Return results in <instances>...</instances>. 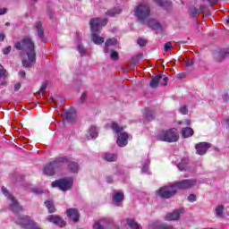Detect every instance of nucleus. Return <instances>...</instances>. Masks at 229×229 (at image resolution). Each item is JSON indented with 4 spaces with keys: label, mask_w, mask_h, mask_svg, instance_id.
<instances>
[{
    "label": "nucleus",
    "mask_w": 229,
    "mask_h": 229,
    "mask_svg": "<svg viewBox=\"0 0 229 229\" xmlns=\"http://www.w3.org/2000/svg\"><path fill=\"white\" fill-rule=\"evenodd\" d=\"M17 51H25L27 58L21 60L22 66L26 69L33 67L37 64V51H35V42L30 37H24L21 41L14 44Z\"/></svg>",
    "instance_id": "f257e3e1"
},
{
    "label": "nucleus",
    "mask_w": 229,
    "mask_h": 229,
    "mask_svg": "<svg viewBox=\"0 0 229 229\" xmlns=\"http://www.w3.org/2000/svg\"><path fill=\"white\" fill-rule=\"evenodd\" d=\"M106 22H108V20L99 18H93L89 21V26L92 32L91 40L94 44H97V46L105 43V38L99 37V33H101V28L106 26Z\"/></svg>",
    "instance_id": "f03ea898"
},
{
    "label": "nucleus",
    "mask_w": 229,
    "mask_h": 229,
    "mask_svg": "<svg viewBox=\"0 0 229 229\" xmlns=\"http://www.w3.org/2000/svg\"><path fill=\"white\" fill-rule=\"evenodd\" d=\"M67 161V157H60L55 158L54 161L47 163L43 168V173L47 176H55L56 171H61L64 167V164Z\"/></svg>",
    "instance_id": "7ed1b4c3"
},
{
    "label": "nucleus",
    "mask_w": 229,
    "mask_h": 229,
    "mask_svg": "<svg viewBox=\"0 0 229 229\" xmlns=\"http://www.w3.org/2000/svg\"><path fill=\"white\" fill-rule=\"evenodd\" d=\"M180 139L178 136V131L176 128H171L166 131H162L157 135V140H161V142H177Z\"/></svg>",
    "instance_id": "20e7f679"
},
{
    "label": "nucleus",
    "mask_w": 229,
    "mask_h": 229,
    "mask_svg": "<svg viewBox=\"0 0 229 229\" xmlns=\"http://www.w3.org/2000/svg\"><path fill=\"white\" fill-rule=\"evenodd\" d=\"M134 15L135 17H137L138 21H140L141 22H146V21H148V19H149L151 15V9L148 4H140L135 8Z\"/></svg>",
    "instance_id": "39448f33"
},
{
    "label": "nucleus",
    "mask_w": 229,
    "mask_h": 229,
    "mask_svg": "<svg viewBox=\"0 0 229 229\" xmlns=\"http://www.w3.org/2000/svg\"><path fill=\"white\" fill-rule=\"evenodd\" d=\"M111 128L118 135L116 143L119 146V148H124V146H127L128 145V133H126V132H122L121 133V131H123V130H124V127L119 126L117 124V123L113 122L112 125H111Z\"/></svg>",
    "instance_id": "423d86ee"
},
{
    "label": "nucleus",
    "mask_w": 229,
    "mask_h": 229,
    "mask_svg": "<svg viewBox=\"0 0 229 229\" xmlns=\"http://www.w3.org/2000/svg\"><path fill=\"white\" fill-rule=\"evenodd\" d=\"M178 191H176V188L174 184L170 186H164L159 188L156 194L158 196V198H162L163 199H170V198H174V196H176V193Z\"/></svg>",
    "instance_id": "0eeeda50"
},
{
    "label": "nucleus",
    "mask_w": 229,
    "mask_h": 229,
    "mask_svg": "<svg viewBox=\"0 0 229 229\" xmlns=\"http://www.w3.org/2000/svg\"><path fill=\"white\" fill-rule=\"evenodd\" d=\"M72 178L66 177L52 182L51 185L52 187H56L57 189H59V191H63L64 192H65L67 191H71V189L72 188Z\"/></svg>",
    "instance_id": "6e6552de"
},
{
    "label": "nucleus",
    "mask_w": 229,
    "mask_h": 229,
    "mask_svg": "<svg viewBox=\"0 0 229 229\" xmlns=\"http://www.w3.org/2000/svg\"><path fill=\"white\" fill-rule=\"evenodd\" d=\"M196 179H186L179 182H175L174 183V187H175V191H187L189 189H192L196 185Z\"/></svg>",
    "instance_id": "1a4fd4ad"
},
{
    "label": "nucleus",
    "mask_w": 229,
    "mask_h": 229,
    "mask_svg": "<svg viewBox=\"0 0 229 229\" xmlns=\"http://www.w3.org/2000/svg\"><path fill=\"white\" fill-rule=\"evenodd\" d=\"M2 192L4 196H6V198H8V199L12 201L10 205V208L12 212H14V214H17L19 210H22V208L19 206V202L17 201V199H15V197L12 196V194H10V191H8V190L4 188V186L2 187Z\"/></svg>",
    "instance_id": "9d476101"
},
{
    "label": "nucleus",
    "mask_w": 229,
    "mask_h": 229,
    "mask_svg": "<svg viewBox=\"0 0 229 229\" xmlns=\"http://www.w3.org/2000/svg\"><path fill=\"white\" fill-rule=\"evenodd\" d=\"M210 148H212V144L208 142H199L195 145L196 153L200 156L206 155Z\"/></svg>",
    "instance_id": "9b49d317"
},
{
    "label": "nucleus",
    "mask_w": 229,
    "mask_h": 229,
    "mask_svg": "<svg viewBox=\"0 0 229 229\" xmlns=\"http://www.w3.org/2000/svg\"><path fill=\"white\" fill-rule=\"evenodd\" d=\"M156 4L160 8H164L165 12H173L174 6L173 5V0H154Z\"/></svg>",
    "instance_id": "f8f14e48"
},
{
    "label": "nucleus",
    "mask_w": 229,
    "mask_h": 229,
    "mask_svg": "<svg viewBox=\"0 0 229 229\" xmlns=\"http://www.w3.org/2000/svg\"><path fill=\"white\" fill-rule=\"evenodd\" d=\"M185 212V208H181L172 213H167L165 216V221H178L180 219V216Z\"/></svg>",
    "instance_id": "ddd939ff"
},
{
    "label": "nucleus",
    "mask_w": 229,
    "mask_h": 229,
    "mask_svg": "<svg viewBox=\"0 0 229 229\" xmlns=\"http://www.w3.org/2000/svg\"><path fill=\"white\" fill-rule=\"evenodd\" d=\"M66 216L69 219H72L73 223H78L80 221V211L78 208H71L66 210Z\"/></svg>",
    "instance_id": "4468645a"
},
{
    "label": "nucleus",
    "mask_w": 229,
    "mask_h": 229,
    "mask_svg": "<svg viewBox=\"0 0 229 229\" xmlns=\"http://www.w3.org/2000/svg\"><path fill=\"white\" fill-rule=\"evenodd\" d=\"M47 221L49 223H53L54 225H57V226H60L61 228L65 225V221H64L63 218L58 215L48 216Z\"/></svg>",
    "instance_id": "2eb2a0df"
},
{
    "label": "nucleus",
    "mask_w": 229,
    "mask_h": 229,
    "mask_svg": "<svg viewBox=\"0 0 229 229\" xmlns=\"http://www.w3.org/2000/svg\"><path fill=\"white\" fill-rule=\"evenodd\" d=\"M123 201H124V193L121 191L114 192L113 195V203L116 207H122Z\"/></svg>",
    "instance_id": "dca6fc26"
},
{
    "label": "nucleus",
    "mask_w": 229,
    "mask_h": 229,
    "mask_svg": "<svg viewBox=\"0 0 229 229\" xmlns=\"http://www.w3.org/2000/svg\"><path fill=\"white\" fill-rule=\"evenodd\" d=\"M229 55V49H221L215 54V62H223Z\"/></svg>",
    "instance_id": "f3484780"
},
{
    "label": "nucleus",
    "mask_w": 229,
    "mask_h": 229,
    "mask_svg": "<svg viewBox=\"0 0 229 229\" xmlns=\"http://www.w3.org/2000/svg\"><path fill=\"white\" fill-rule=\"evenodd\" d=\"M76 111H74V109H71L65 114V120L71 124H72V123H76Z\"/></svg>",
    "instance_id": "a211bd4d"
},
{
    "label": "nucleus",
    "mask_w": 229,
    "mask_h": 229,
    "mask_svg": "<svg viewBox=\"0 0 229 229\" xmlns=\"http://www.w3.org/2000/svg\"><path fill=\"white\" fill-rule=\"evenodd\" d=\"M68 162H64V164L68 165V169L71 173H78L80 171V165L77 162L71 161L67 158Z\"/></svg>",
    "instance_id": "6ab92c4d"
},
{
    "label": "nucleus",
    "mask_w": 229,
    "mask_h": 229,
    "mask_svg": "<svg viewBox=\"0 0 229 229\" xmlns=\"http://www.w3.org/2000/svg\"><path fill=\"white\" fill-rule=\"evenodd\" d=\"M86 137L88 140H90V139H97L98 137V129L96 126L91 125L89 129L88 130V133L86 134Z\"/></svg>",
    "instance_id": "aec40b11"
},
{
    "label": "nucleus",
    "mask_w": 229,
    "mask_h": 229,
    "mask_svg": "<svg viewBox=\"0 0 229 229\" xmlns=\"http://www.w3.org/2000/svg\"><path fill=\"white\" fill-rule=\"evenodd\" d=\"M36 31H38V37L40 40H44V27H42V21H37L35 23Z\"/></svg>",
    "instance_id": "412c9836"
},
{
    "label": "nucleus",
    "mask_w": 229,
    "mask_h": 229,
    "mask_svg": "<svg viewBox=\"0 0 229 229\" xmlns=\"http://www.w3.org/2000/svg\"><path fill=\"white\" fill-rule=\"evenodd\" d=\"M8 77V72L3 65L0 64V85H6V78Z\"/></svg>",
    "instance_id": "4be33fe9"
},
{
    "label": "nucleus",
    "mask_w": 229,
    "mask_h": 229,
    "mask_svg": "<svg viewBox=\"0 0 229 229\" xmlns=\"http://www.w3.org/2000/svg\"><path fill=\"white\" fill-rule=\"evenodd\" d=\"M106 226H108V221L106 219L103 218V219L97 221L94 224L93 228L94 229H105V228H106Z\"/></svg>",
    "instance_id": "5701e85b"
},
{
    "label": "nucleus",
    "mask_w": 229,
    "mask_h": 229,
    "mask_svg": "<svg viewBox=\"0 0 229 229\" xmlns=\"http://www.w3.org/2000/svg\"><path fill=\"white\" fill-rule=\"evenodd\" d=\"M125 221L131 229H142L140 225H139V223H137L135 219L126 218Z\"/></svg>",
    "instance_id": "b1692460"
},
{
    "label": "nucleus",
    "mask_w": 229,
    "mask_h": 229,
    "mask_svg": "<svg viewBox=\"0 0 229 229\" xmlns=\"http://www.w3.org/2000/svg\"><path fill=\"white\" fill-rule=\"evenodd\" d=\"M160 80H162V74H157L150 81V87L151 89H157L158 87V83H160Z\"/></svg>",
    "instance_id": "393cba45"
},
{
    "label": "nucleus",
    "mask_w": 229,
    "mask_h": 229,
    "mask_svg": "<svg viewBox=\"0 0 229 229\" xmlns=\"http://www.w3.org/2000/svg\"><path fill=\"white\" fill-rule=\"evenodd\" d=\"M182 135L184 139H189L194 135V130L191 127H185L182 130Z\"/></svg>",
    "instance_id": "a878e982"
},
{
    "label": "nucleus",
    "mask_w": 229,
    "mask_h": 229,
    "mask_svg": "<svg viewBox=\"0 0 229 229\" xmlns=\"http://www.w3.org/2000/svg\"><path fill=\"white\" fill-rule=\"evenodd\" d=\"M44 205L47 207L48 214H55L56 212V208H55V202L53 200H47Z\"/></svg>",
    "instance_id": "bb28decb"
},
{
    "label": "nucleus",
    "mask_w": 229,
    "mask_h": 229,
    "mask_svg": "<svg viewBox=\"0 0 229 229\" xmlns=\"http://www.w3.org/2000/svg\"><path fill=\"white\" fill-rule=\"evenodd\" d=\"M147 23L148 28H151L152 30H160V22L155 19L148 20Z\"/></svg>",
    "instance_id": "cd10ccee"
},
{
    "label": "nucleus",
    "mask_w": 229,
    "mask_h": 229,
    "mask_svg": "<svg viewBox=\"0 0 229 229\" xmlns=\"http://www.w3.org/2000/svg\"><path fill=\"white\" fill-rule=\"evenodd\" d=\"M151 229H174L173 225H169L167 224H161V225H158V224H153L151 226H150Z\"/></svg>",
    "instance_id": "c85d7f7f"
},
{
    "label": "nucleus",
    "mask_w": 229,
    "mask_h": 229,
    "mask_svg": "<svg viewBox=\"0 0 229 229\" xmlns=\"http://www.w3.org/2000/svg\"><path fill=\"white\" fill-rule=\"evenodd\" d=\"M103 158L106 160V162H115V160H117V154L106 153L103 156Z\"/></svg>",
    "instance_id": "c756f323"
},
{
    "label": "nucleus",
    "mask_w": 229,
    "mask_h": 229,
    "mask_svg": "<svg viewBox=\"0 0 229 229\" xmlns=\"http://www.w3.org/2000/svg\"><path fill=\"white\" fill-rule=\"evenodd\" d=\"M189 164V159L183 158L181 163L177 165V167L180 171H187V165Z\"/></svg>",
    "instance_id": "7c9ffc66"
},
{
    "label": "nucleus",
    "mask_w": 229,
    "mask_h": 229,
    "mask_svg": "<svg viewBox=\"0 0 229 229\" xmlns=\"http://www.w3.org/2000/svg\"><path fill=\"white\" fill-rule=\"evenodd\" d=\"M119 13H121V9L114 8L107 11L106 15H108L109 17H115V15H119Z\"/></svg>",
    "instance_id": "2f4dec72"
},
{
    "label": "nucleus",
    "mask_w": 229,
    "mask_h": 229,
    "mask_svg": "<svg viewBox=\"0 0 229 229\" xmlns=\"http://www.w3.org/2000/svg\"><path fill=\"white\" fill-rule=\"evenodd\" d=\"M199 13V10L196 7H192L190 9V17H192V19H198Z\"/></svg>",
    "instance_id": "473e14b6"
},
{
    "label": "nucleus",
    "mask_w": 229,
    "mask_h": 229,
    "mask_svg": "<svg viewBox=\"0 0 229 229\" xmlns=\"http://www.w3.org/2000/svg\"><path fill=\"white\" fill-rule=\"evenodd\" d=\"M225 210V206L219 205L215 208L216 217H221L223 216V212Z\"/></svg>",
    "instance_id": "72a5a7b5"
},
{
    "label": "nucleus",
    "mask_w": 229,
    "mask_h": 229,
    "mask_svg": "<svg viewBox=\"0 0 229 229\" xmlns=\"http://www.w3.org/2000/svg\"><path fill=\"white\" fill-rule=\"evenodd\" d=\"M116 44L117 39H115V38L106 39V41L105 42V46H116Z\"/></svg>",
    "instance_id": "f704fd0d"
},
{
    "label": "nucleus",
    "mask_w": 229,
    "mask_h": 229,
    "mask_svg": "<svg viewBox=\"0 0 229 229\" xmlns=\"http://www.w3.org/2000/svg\"><path fill=\"white\" fill-rule=\"evenodd\" d=\"M145 115L146 119H148V121H153V119H155V112L153 111H147Z\"/></svg>",
    "instance_id": "c9c22d12"
},
{
    "label": "nucleus",
    "mask_w": 229,
    "mask_h": 229,
    "mask_svg": "<svg viewBox=\"0 0 229 229\" xmlns=\"http://www.w3.org/2000/svg\"><path fill=\"white\" fill-rule=\"evenodd\" d=\"M137 44L140 47H144L148 44V40L142 38H138Z\"/></svg>",
    "instance_id": "e433bc0d"
},
{
    "label": "nucleus",
    "mask_w": 229,
    "mask_h": 229,
    "mask_svg": "<svg viewBox=\"0 0 229 229\" xmlns=\"http://www.w3.org/2000/svg\"><path fill=\"white\" fill-rule=\"evenodd\" d=\"M179 112L182 114V115H187L189 114V109H187V106H181Z\"/></svg>",
    "instance_id": "4c0bfd02"
},
{
    "label": "nucleus",
    "mask_w": 229,
    "mask_h": 229,
    "mask_svg": "<svg viewBox=\"0 0 229 229\" xmlns=\"http://www.w3.org/2000/svg\"><path fill=\"white\" fill-rule=\"evenodd\" d=\"M171 49H173V43L166 42L165 44V52L167 53L168 51H171Z\"/></svg>",
    "instance_id": "58836bf2"
},
{
    "label": "nucleus",
    "mask_w": 229,
    "mask_h": 229,
    "mask_svg": "<svg viewBox=\"0 0 229 229\" xmlns=\"http://www.w3.org/2000/svg\"><path fill=\"white\" fill-rule=\"evenodd\" d=\"M111 60H119V53L113 51L111 53Z\"/></svg>",
    "instance_id": "ea45409f"
},
{
    "label": "nucleus",
    "mask_w": 229,
    "mask_h": 229,
    "mask_svg": "<svg viewBox=\"0 0 229 229\" xmlns=\"http://www.w3.org/2000/svg\"><path fill=\"white\" fill-rule=\"evenodd\" d=\"M12 52V46H8L7 47L3 49V55H10Z\"/></svg>",
    "instance_id": "a19ab883"
},
{
    "label": "nucleus",
    "mask_w": 229,
    "mask_h": 229,
    "mask_svg": "<svg viewBox=\"0 0 229 229\" xmlns=\"http://www.w3.org/2000/svg\"><path fill=\"white\" fill-rule=\"evenodd\" d=\"M188 201H190V203H194V201H196V195L194 194H190L188 196Z\"/></svg>",
    "instance_id": "79ce46f5"
},
{
    "label": "nucleus",
    "mask_w": 229,
    "mask_h": 229,
    "mask_svg": "<svg viewBox=\"0 0 229 229\" xmlns=\"http://www.w3.org/2000/svg\"><path fill=\"white\" fill-rule=\"evenodd\" d=\"M46 89H47V84H43V85L40 87L38 93H39V94H44V92H46Z\"/></svg>",
    "instance_id": "37998d69"
},
{
    "label": "nucleus",
    "mask_w": 229,
    "mask_h": 229,
    "mask_svg": "<svg viewBox=\"0 0 229 229\" xmlns=\"http://www.w3.org/2000/svg\"><path fill=\"white\" fill-rule=\"evenodd\" d=\"M106 183H114V177L111 175H108L106 177Z\"/></svg>",
    "instance_id": "c03bdc74"
},
{
    "label": "nucleus",
    "mask_w": 229,
    "mask_h": 229,
    "mask_svg": "<svg viewBox=\"0 0 229 229\" xmlns=\"http://www.w3.org/2000/svg\"><path fill=\"white\" fill-rule=\"evenodd\" d=\"M194 65V61L189 59L186 64H185V67H192Z\"/></svg>",
    "instance_id": "a18cd8bd"
},
{
    "label": "nucleus",
    "mask_w": 229,
    "mask_h": 229,
    "mask_svg": "<svg viewBox=\"0 0 229 229\" xmlns=\"http://www.w3.org/2000/svg\"><path fill=\"white\" fill-rule=\"evenodd\" d=\"M187 76V73L185 72H181L177 74V80H183Z\"/></svg>",
    "instance_id": "49530a36"
},
{
    "label": "nucleus",
    "mask_w": 229,
    "mask_h": 229,
    "mask_svg": "<svg viewBox=\"0 0 229 229\" xmlns=\"http://www.w3.org/2000/svg\"><path fill=\"white\" fill-rule=\"evenodd\" d=\"M21 82H18L14 85V92H19L21 90Z\"/></svg>",
    "instance_id": "de8ad7c7"
},
{
    "label": "nucleus",
    "mask_w": 229,
    "mask_h": 229,
    "mask_svg": "<svg viewBox=\"0 0 229 229\" xmlns=\"http://www.w3.org/2000/svg\"><path fill=\"white\" fill-rule=\"evenodd\" d=\"M206 10H207V5H200L199 12V13H204Z\"/></svg>",
    "instance_id": "09e8293b"
},
{
    "label": "nucleus",
    "mask_w": 229,
    "mask_h": 229,
    "mask_svg": "<svg viewBox=\"0 0 229 229\" xmlns=\"http://www.w3.org/2000/svg\"><path fill=\"white\" fill-rule=\"evenodd\" d=\"M78 51H79V53L83 54V53H85V47H83V46H81V45H79Z\"/></svg>",
    "instance_id": "8fccbe9b"
},
{
    "label": "nucleus",
    "mask_w": 229,
    "mask_h": 229,
    "mask_svg": "<svg viewBox=\"0 0 229 229\" xmlns=\"http://www.w3.org/2000/svg\"><path fill=\"white\" fill-rule=\"evenodd\" d=\"M167 81H169V78L164 77L163 81H161L160 83H161V85L165 86V85H167Z\"/></svg>",
    "instance_id": "3c124183"
},
{
    "label": "nucleus",
    "mask_w": 229,
    "mask_h": 229,
    "mask_svg": "<svg viewBox=\"0 0 229 229\" xmlns=\"http://www.w3.org/2000/svg\"><path fill=\"white\" fill-rule=\"evenodd\" d=\"M219 0H208V3L210 4V6H214V4H216Z\"/></svg>",
    "instance_id": "603ef678"
},
{
    "label": "nucleus",
    "mask_w": 229,
    "mask_h": 229,
    "mask_svg": "<svg viewBox=\"0 0 229 229\" xmlns=\"http://www.w3.org/2000/svg\"><path fill=\"white\" fill-rule=\"evenodd\" d=\"M81 99L82 103H85V99H87V93H82Z\"/></svg>",
    "instance_id": "864d4df0"
},
{
    "label": "nucleus",
    "mask_w": 229,
    "mask_h": 229,
    "mask_svg": "<svg viewBox=\"0 0 229 229\" xmlns=\"http://www.w3.org/2000/svg\"><path fill=\"white\" fill-rule=\"evenodd\" d=\"M19 74L21 78H26V72L25 71H23V70L20 71Z\"/></svg>",
    "instance_id": "5fc2aeb1"
},
{
    "label": "nucleus",
    "mask_w": 229,
    "mask_h": 229,
    "mask_svg": "<svg viewBox=\"0 0 229 229\" xmlns=\"http://www.w3.org/2000/svg\"><path fill=\"white\" fill-rule=\"evenodd\" d=\"M8 10L6 8L0 9V15H4Z\"/></svg>",
    "instance_id": "6e6d98bb"
},
{
    "label": "nucleus",
    "mask_w": 229,
    "mask_h": 229,
    "mask_svg": "<svg viewBox=\"0 0 229 229\" xmlns=\"http://www.w3.org/2000/svg\"><path fill=\"white\" fill-rule=\"evenodd\" d=\"M4 38H6V35H4V33H0V40H1V42H3L4 40Z\"/></svg>",
    "instance_id": "4d7b16f0"
},
{
    "label": "nucleus",
    "mask_w": 229,
    "mask_h": 229,
    "mask_svg": "<svg viewBox=\"0 0 229 229\" xmlns=\"http://www.w3.org/2000/svg\"><path fill=\"white\" fill-rule=\"evenodd\" d=\"M108 47H110V46L105 45V47H104L105 53H108L110 51V49H108Z\"/></svg>",
    "instance_id": "13d9d810"
},
{
    "label": "nucleus",
    "mask_w": 229,
    "mask_h": 229,
    "mask_svg": "<svg viewBox=\"0 0 229 229\" xmlns=\"http://www.w3.org/2000/svg\"><path fill=\"white\" fill-rule=\"evenodd\" d=\"M184 123L186 126H191V120H185Z\"/></svg>",
    "instance_id": "bf43d9fd"
},
{
    "label": "nucleus",
    "mask_w": 229,
    "mask_h": 229,
    "mask_svg": "<svg viewBox=\"0 0 229 229\" xmlns=\"http://www.w3.org/2000/svg\"><path fill=\"white\" fill-rule=\"evenodd\" d=\"M131 62H132L133 64H135V58H132V59H131Z\"/></svg>",
    "instance_id": "052dcab7"
},
{
    "label": "nucleus",
    "mask_w": 229,
    "mask_h": 229,
    "mask_svg": "<svg viewBox=\"0 0 229 229\" xmlns=\"http://www.w3.org/2000/svg\"><path fill=\"white\" fill-rule=\"evenodd\" d=\"M178 124H183V122L180 121L178 122Z\"/></svg>",
    "instance_id": "680f3d73"
},
{
    "label": "nucleus",
    "mask_w": 229,
    "mask_h": 229,
    "mask_svg": "<svg viewBox=\"0 0 229 229\" xmlns=\"http://www.w3.org/2000/svg\"><path fill=\"white\" fill-rule=\"evenodd\" d=\"M226 23L229 24V17L226 20Z\"/></svg>",
    "instance_id": "e2e57ef3"
},
{
    "label": "nucleus",
    "mask_w": 229,
    "mask_h": 229,
    "mask_svg": "<svg viewBox=\"0 0 229 229\" xmlns=\"http://www.w3.org/2000/svg\"><path fill=\"white\" fill-rule=\"evenodd\" d=\"M5 25H6V26H9V25H10V23H8V22H7V23H5Z\"/></svg>",
    "instance_id": "0e129e2a"
}]
</instances>
